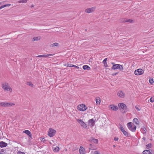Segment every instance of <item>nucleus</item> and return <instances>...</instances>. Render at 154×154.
I'll list each match as a JSON object with an SVG mask.
<instances>
[{"instance_id": "f8f14e48", "label": "nucleus", "mask_w": 154, "mask_h": 154, "mask_svg": "<svg viewBox=\"0 0 154 154\" xmlns=\"http://www.w3.org/2000/svg\"><path fill=\"white\" fill-rule=\"evenodd\" d=\"M109 108L112 109L113 111H116L118 109V106L114 105H110Z\"/></svg>"}, {"instance_id": "39448f33", "label": "nucleus", "mask_w": 154, "mask_h": 154, "mask_svg": "<svg viewBox=\"0 0 154 154\" xmlns=\"http://www.w3.org/2000/svg\"><path fill=\"white\" fill-rule=\"evenodd\" d=\"M76 121L80 124L81 126L85 129H87L88 128L86 124L81 119H77Z\"/></svg>"}, {"instance_id": "5701e85b", "label": "nucleus", "mask_w": 154, "mask_h": 154, "mask_svg": "<svg viewBox=\"0 0 154 154\" xmlns=\"http://www.w3.org/2000/svg\"><path fill=\"white\" fill-rule=\"evenodd\" d=\"M41 37H34L32 39V41H38L40 39Z\"/></svg>"}, {"instance_id": "6e6d98bb", "label": "nucleus", "mask_w": 154, "mask_h": 154, "mask_svg": "<svg viewBox=\"0 0 154 154\" xmlns=\"http://www.w3.org/2000/svg\"><path fill=\"white\" fill-rule=\"evenodd\" d=\"M113 147H116V146H115V145H113Z\"/></svg>"}, {"instance_id": "f3484780", "label": "nucleus", "mask_w": 154, "mask_h": 154, "mask_svg": "<svg viewBox=\"0 0 154 154\" xmlns=\"http://www.w3.org/2000/svg\"><path fill=\"white\" fill-rule=\"evenodd\" d=\"M85 149L82 146H81L79 149V152L80 154H84Z\"/></svg>"}, {"instance_id": "58836bf2", "label": "nucleus", "mask_w": 154, "mask_h": 154, "mask_svg": "<svg viewBox=\"0 0 154 154\" xmlns=\"http://www.w3.org/2000/svg\"><path fill=\"white\" fill-rule=\"evenodd\" d=\"M107 60V58H105L103 61V63H106V61Z\"/></svg>"}, {"instance_id": "bb28decb", "label": "nucleus", "mask_w": 154, "mask_h": 154, "mask_svg": "<svg viewBox=\"0 0 154 154\" xmlns=\"http://www.w3.org/2000/svg\"><path fill=\"white\" fill-rule=\"evenodd\" d=\"M26 84L28 85H29L32 87H34V85L31 82H27Z\"/></svg>"}, {"instance_id": "603ef678", "label": "nucleus", "mask_w": 154, "mask_h": 154, "mask_svg": "<svg viewBox=\"0 0 154 154\" xmlns=\"http://www.w3.org/2000/svg\"><path fill=\"white\" fill-rule=\"evenodd\" d=\"M34 7V5H31V8H32V7Z\"/></svg>"}, {"instance_id": "dca6fc26", "label": "nucleus", "mask_w": 154, "mask_h": 154, "mask_svg": "<svg viewBox=\"0 0 154 154\" xmlns=\"http://www.w3.org/2000/svg\"><path fill=\"white\" fill-rule=\"evenodd\" d=\"M146 128L144 126L142 127L141 128V131L143 134H145L146 133Z\"/></svg>"}, {"instance_id": "09e8293b", "label": "nucleus", "mask_w": 154, "mask_h": 154, "mask_svg": "<svg viewBox=\"0 0 154 154\" xmlns=\"http://www.w3.org/2000/svg\"><path fill=\"white\" fill-rule=\"evenodd\" d=\"M28 135L31 138H32V134L31 133L30 134H28Z\"/></svg>"}, {"instance_id": "c03bdc74", "label": "nucleus", "mask_w": 154, "mask_h": 154, "mask_svg": "<svg viewBox=\"0 0 154 154\" xmlns=\"http://www.w3.org/2000/svg\"><path fill=\"white\" fill-rule=\"evenodd\" d=\"M114 140L115 141H118L119 140V138L118 137H114Z\"/></svg>"}, {"instance_id": "8fccbe9b", "label": "nucleus", "mask_w": 154, "mask_h": 154, "mask_svg": "<svg viewBox=\"0 0 154 154\" xmlns=\"http://www.w3.org/2000/svg\"><path fill=\"white\" fill-rule=\"evenodd\" d=\"M142 139L144 140H146V138L145 137H143V138H142Z\"/></svg>"}, {"instance_id": "aec40b11", "label": "nucleus", "mask_w": 154, "mask_h": 154, "mask_svg": "<svg viewBox=\"0 0 154 154\" xmlns=\"http://www.w3.org/2000/svg\"><path fill=\"white\" fill-rule=\"evenodd\" d=\"M83 68L85 70H89L90 69V67L87 65H84L83 66Z\"/></svg>"}, {"instance_id": "c756f323", "label": "nucleus", "mask_w": 154, "mask_h": 154, "mask_svg": "<svg viewBox=\"0 0 154 154\" xmlns=\"http://www.w3.org/2000/svg\"><path fill=\"white\" fill-rule=\"evenodd\" d=\"M58 43H55L51 45V46L52 47H54V46H57L58 45Z\"/></svg>"}, {"instance_id": "de8ad7c7", "label": "nucleus", "mask_w": 154, "mask_h": 154, "mask_svg": "<svg viewBox=\"0 0 154 154\" xmlns=\"http://www.w3.org/2000/svg\"><path fill=\"white\" fill-rule=\"evenodd\" d=\"M118 72L114 73L112 74V75L113 76L116 75L117 74Z\"/></svg>"}, {"instance_id": "0eeeda50", "label": "nucleus", "mask_w": 154, "mask_h": 154, "mask_svg": "<svg viewBox=\"0 0 154 154\" xmlns=\"http://www.w3.org/2000/svg\"><path fill=\"white\" fill-rule=\"evenodd\" d=\"M56 131L52 128H50L48 133V135L50 137H53L55 134Z\"/></svg>"}, {"instance_id": "a211bd4d", "label": "nucleus", "mask_w": 154, "mask_h": 154, "mask_svg": "<svg viewBox=\"0 0 154 154\" xmlns=\"http://www.w3.org/2000/svg\"><path fill=\"white\" fill-rule=\"evenodd\" d=\"M143 154H152L150 150H145L143 152Z\"/></svg>"}, {"instance_id": "ddd939ff", "label": "nucleus", "mask_w": 154, "mask_h": 154, "mask_svg": "<svg viewBox=\"0 0 154 154\" xmlns=\"http://www.w3.org/2000/svg\"><path fill=\"white\" fill-rule=\"evenodd\" d=\"M8 145V144L3 141L0 142V147L1 148L6 147Z\"/></svg>"}, {"instance_id": "473e14b6", "label": "nucleus", "mask_w": 154, "mask_h": 154, "mask_svg": "<svg viewBox=\"0 0 154 154\" xmlns=\"http://www.w3.org/2000/svg\"><path fill=\"white\" fill-rule=\"evenodd\" d=\"M96 103L97 104H100V99H96Z\"/></svg>"}, {"instance_id": "a18cd8bd", "label": "nucleus", "mask_w": 154, "mask_h": 154, "mask_svg": "<svg viewBox=\"0 0 154 154\" xmlns=\"http://www.w3.org/2000/svg\"><path fill=\"white\" fill-rule=\"evenodd\" d=\"M103 64L104 65V66H105V67H107L108 66V65L107 64V63H103Z\"/></svg>"}, {"instance_id": "4d7b16f0", "label": "nucleus", "mask_w": 154, "mask_h": 154, "mask_svg": "<svg viewBox=\"0 0 154 154\" xmlns=\"http://www.w3.org/2000/svg\"><path fill=\"white\" fill-rule=\"evenodd\" d=\"M91 145H91V144H90V146H91Z\"/></svg>"}, {"instance_id": "7c9ffc66", "label": "nucleus", "mask_w": 154, "mask_h": 154, "mask_svg": "<svg viewBox=\"0 0 154 154\" xmlns=\"http://www.w3.org/2000/svg\"><path fill=\"white\" fill-rule=\"evenodd\" d=\"M149 82L151 84H152L154 82L153 78H149Z\"/></svg>"}, {"instance_id": "a878e982", "label": "nucleus", "mask_w": 154, "mask_h": 154, "mask_svg": "<svg viewBox=\"0 0 154 154\" xmlns=\"http://www.w3.org/2000/svg\"><path fill=\"white\" fill-rule=\"evenodd\" d=\"M122 132L123 133V134H124V135L125 136H127V137L128 136V133L125 130V129H124Z\"/></svg>"}, {"instance_id": "f704fd0d", "label": "nucleus", "mask_w": 154, "mask_h": 154, "mask_svg": "<svg viewBox=\"0 0 154 154\" xmlns=\"http://www.w3.org/2000/svg\"><path fill=\"white\" fill-rule=\"evenodd\" d=\"M146 147L147 149H148L150 148L151 147V144H149L146 145Z\"/></svg>"}, {"instance_id": "6ab92c4d", "label": "nucleus", "mask_w": 154, "mask_h": 154, "mask_svg": "<svg viewBox=\"0 0 154 154\" xmlns=\"http://www.w3.org/2000/svg\"><path fill=\"white\" fill-rule=\"evenodd\" d=\"M133 123H134L136 125H139V122L138 121V119L136 118H135L133 119Z\"/></svg>"}, {"instance_id": "4468645a", "label": "nucleus", "mask_w": 154, "mask_h": 154, "mask_svg": "<svg viewBox=\"0 0 154 154\" xmlns=\"http://www.w3.org/2000/svg\"><path fill=\"white\" fill-rule=\"evenodd\" d=\"M54 55V54H48L47 55H38L37 56V57H48L50 56H52Z\"/></svg>"}, {"instance_id": "2eb2a0df", "label": "nucleus", "mask_w": 154, "mask_h": 154, "mask_svg": "<svg viewBox=\"0 0 154 154\" xmlns=\"http://www.w3.org/2000/svg\"><path fill=\"white\" fill-rule=\"evenodd\" d=\"M133 20H131V19L127 20L126 19H122L121 20V22H124V23L129 22L130 23H132L133 22Z\"/></svg>"}, {"instance_id": "4be33fe9", "label": "nucleus", "mask_w": 154, "mask_h": 154, "mask_svg": "<svg viewBox=\"0 0 154 154\" xmlns=\"http://www.w3.org/2000/svg\"><path fill=\"white\" fill-rule=\"evenodd\" d=\"M67 66L69 67H74L77 68V69H79V68L78 66H77L75 65H72V64H68Z\"/></svg>"}, {"instance_id": "393cba45", "label": "nucleus", "mask_w": 154, "mask_h": 154, "mask_svg": "<svg viewBox=\"0 0 154 154\" xmlns=\"http://www.w3.org/2000/svg\"><path fill=\"white\" fill-rule=\"evenodd\" d=\"M15 104L12 103L6 102V107L11 106L12 105H14Z\"/></svg>"}, {"instance_id": "b1692460", "label": "nucleus", "mask_w": 154, "mask_h": 154, "mask_svg": "<svg viewBox=\"0 0 154 154\" xmlns=\"http://www.w3.org/2000/svg\"><path fill=\"white\" fill-rule=\"evenodd\" d=\"M11 4H6V5H3L1 6L0 7V9H2L4 7H5L7 6H11Z\"/></svg>"}, {"instance_id": "72a5a7b5", "label": "nucleus", "mask_w": 154, "mask_h": 154, "mask_svg": "<svg viewBox=\"0 0 154 154\" xmlns=\"http://www.w3.org/2000/svg\"><path fill=\"white\" fill-rule=\"evenodd\" d=\"M59 150V148L58 146H56V148L54 149V151L57 152Z\"/></svg>"}, {"instance_id": "a19ab883", "label": "nucleus", "mask_w": 154, "mask_h": 154, "mask_svg": "<svg viewBox=\"0 0 154 154\" xmlns=\"http://www.w3.org/2000/svg\"><path fill=\"white\" fill-rule=\"evenodd\" d=\"M150 102L152 103L154 102V98L151 97L150 99Z\"/></svg>"}, {"instance_id": "3c124183", "label": "nucleus", "mask_w": 154, "mask_h": 154, "mask_svg": "<svg viewBox=\"0 0 154 154\" xmlns=\"http://www.w3.org/2000/svg\"><path fill=\"white\" fill-rule=\"evenodd\" d=\"M4 3V2H0V5Z\"/></svg>"}, {"instance_id": "412c9836", "label": "nucleus", "mask_w": 154, "mask_h": 154, "mask_svg": "<svg viewBox=\"0 0 154 154\" xmlns=\"http://www.w3.org/2000/svg\"><path fill=\"white\" fill-rule=\"evenodd\" d=\"M0 106L3 107H6V102H0Z\"/></svg>"}, {"instance_id": "20e7f679", "label": "nucleus", "mask_w": 154, "mask_h": 154, "mask_svg": "<svg viewBox=\"0 0 154 154\" xmlns=\"http://www.w3.org/2000/svg\"><path fill=\"white\" fill-rule=\"evenodd\" d=\"M8 85V84L7 82H5L4 83L2 84V88L5 91H10L11 90V92L12 91V89Z\"/></svg>"}, {"instance_id": "79ce46f5", "label": "nucleus", "mask_w": 154, "mask_h": 154, "mask_svg": "<svg viewBox=\"0 0 154 154\" xmlns=\"http://www.w3.org/2000/svg\"><path fill=\"white\" fill-rule=\"evenodd\" d=\"M17 154H25L24 152L20 151H19L17 152Z\"/></svg>"}, {"instance_id": "5fc2aeb1", "label": "nucleus", "mask_w": 154, "mask_h": 154, "mask_svg": "<svg viewBox=\"0 0 154 154\" xmlns=\"http://www.w3.org/2000/svg\"><path fill=\"white\" fill-rule=\"evenodd\" d=\"M1 133H0V139H1Z\"/></svg>"}, {"instance_id": "9d476101", "label": "nucleus", "mask_w": 154, "mask_h": 154, "mask_svg": "<svg viewBox=\"0 0 154 154\" xmlns=\"http://www.w3.org/2000/svg\"><path fill=\"white\" fill-rule=\"evenodd\" d=\"M95 124V121L93 119H90L88 121V125L90 126L91 127H93L94 126Z\"/></svg>"}, {"instance_id": "c9c22d12", "label": "nucleus", "mask_w": 154, "mask_h": 154, "mask_svg": "<svg viewBox=\"0 0 154 154\" xmlns=\"http://www.w3.org/2000/svg\"><path fill=\"white\" fill-rule=\"evenodd\" d=\"M94 138L92 137H90L88 140L89 141L92 143L93 142V140L94 139Z\"/></svg>"}, {"instance_id": "37998d69", "label": "nucleus", "mask_w": 154, "mask_h": 154, "mask_svg": "<svg viewBox=\"0 0 154 154\" xmlns=\"http://www.w3.org/2000/svg\"><path fill=\"white\" fill-rule=\"evenodd\" d=\"M41 140L42 142H44L45 141V139L44 138H41Z\"/></svg>"}, {"instance_id": "ea45409f", "label": "nucleus", "mask_w": 154, "mask_h": 154, "mask_svg": "<svg viewBox=\"0 0 154 154\" xmlns=\"http://www.w3.org/2000/svg\"><path fill=\"white\" fill-rule=\"evenodd\" d=\"M5 151V150L4 149H0V154H3L2 153L4 152Z\"/></svg>"}, {"instance_id": "2f4dec72", "label": "nucleus", "mask_w": 154, "mask_h": 154, "mask_svg": "<svg viewBox=\"0 0 154 154\" xmlns=\"http://www.w3.org/2000/svg\"><path fill=\"white\" fill-rule=\"evenodd\" d=\"M92 143H98V140L97 139L94 138Z\"/></svg>"}, {"instance_id": "cd10ccee", "label": "nucleus", "mask_w": 154, "mask_h": 154, "mask_svg": "<svg viewBox=\"0 0 154 154\" xmlns=\"http://www.w3.org/2000/svg\"><path fill=\"white\" fill-rule=\"evenodd\" d=\"M23 132L26 134L27 135L30 134L31 133L28 130H26L23 131Z\"/></svg>"}, {"instance_id": "f257e3e1", "label": "nucleus", "mask_w": 154, "mask_h": 154, "mask_svg": "<svg viewBox=\"0 0 154 154\" xmlns=\"http://www.w3.org/2000/svg\"><path fill=\"white\" fill-rule=\"evenodd\" d=\"M118 106L121 109V111L122 113H124L127 112V107L125 104L121 103L118 104Z\"/></svg>"}, {"instance_id": "49530a36", "label": "nucleus", "mask_w": 154, "mask_h": 154, "mask_svg": "<svg viewBox=\"0 0 154 154\" xmlns=\"http://www.w3.org/2000/svg\"><path fill=\"white\" fill-rule=\"evenodd\" d=\"M95 154H100L98 151H95L94 152Z\"/></svg>"}, {"instance_id": "864d4df0", "label": "nucleus", "mask_w": 154, "mask_h": 154, "mask_svg": "<svg viewBox=\"0 0 154 154\" xmlns=\"http://www.w3.org/2000/svg\"><path fill=\"white\" fill-rule=\"evenodd\" d=\"M111 64H112V65H113V64H114V63H113V62H112V63H111Z\"/></svg>"}, {"instance_id": "1a4fd4ad", "label": "nucleus", "mask_w": 154, "mask_h": 154, "mask_svg": "<svg viewBox=\"0 0 154 154\" xmlns=\"http://www.w3.org/2000/svg\"><path fill=\"white\" fill-rule=\"evenodd\" d=\"M96 8L94 7L87 8L85 10V12L88 13H91L95 10Z\"/></svg>"}, {"instance_id": "9b49d317", "label": "nucleus", "mask_w": 154, "mask_h": 154, "mask_svg": "<svg viewBox=\"0 0 154 154\" xmlns=\"http://www.w3.org/2000/svg\"><path fill=\"white\" fill-rule=\"evenodd\" d=\"M117 95L120 97L123 98L125 97V94L122 91H120L118 93Z\"/></svg>"}, {"instance_id": "6e6552de", "label": "nucleus", "mask_w": 154, "mask_h": 154, "mask_svg": "<svg viewBox=\"0 0 154 154\" xmlns=\"http://www.w3.org/2000/svg\"><path fill=\"white\" fill-rule=\"evenodd\" d=\"M143 72L144 71L142 69H139L135 70L134 74L136 75H140L142 74Z\"/></svg>"}, {"instance_id": "f03ea898", "label": "nucleus", "mask_w": 154, "mask_h": 154, "mask_svg": "<svg viewBox=\"0 0 154 154\" xmlns=\"http://www.w3.org/2000/svg\"><path fill=\"white\" fill-rule=\"evenodd\" d=\"M127 126L128 129L133 132L135 131L136 126V125H133V124L131 122L128 123Z\"/></svg>"}, {"instance_id": "7ed1b4c3", "label": "nucleus", "mask_w": 154, "mask_h": 154, "mask_svg": "<svg viewBox=\"0 0 154 154\" xmlns=\"http://www.w3.org/2000/svg\"><path fill=\"white\" fill-rule=\"evenodd\" d=\"M118 69H119L120 71H122L124 70L123 66L120 64H113V65L111 67L112 69L116 70Z\"/></svg>"}, {"instance_id": "e433bc0d", "label": "nucleus", "mask_w": 154, "mask_h": 154, "mask_svg": "<svg viewBox=\"0 0 154 154\" xmlns=\"http://www.w3.org/2000/svg\"><path fill=\"white\" fill-rule=\"evenodd\" d=\"M135 108L137 111H140V107L139 106H136Z\"/></svg>"}, {"instance_id": "423d86ee", "label": "nucleus", "mask_w": 154, "mask_h": 154, "mask_svg": "<svg viewBox=\"0 0 154 154\" xmlns=\"http://www.w3.org/2000/svg\"><path fill=\"white\" fill-rule=\"evenodd\" d=\"M77 109L80 111H84L87 109L85 105L84 104L79 105L77 107Z\"/></svg>"}, {"instance_id": "4c0bfd02", "label": "nucleus", "mask_w": 154, "mask_h": 154, "mask_svg": "<svg viewBox=\"0 0 154 154\" xmlns=\"http://www.w3.org/2000/svg\"><path fill=\"white\" fill-rule=\"evenodd\" d=\"M120 128H119L120 129L121 131H122L124 129V128H123V126H122V125H120Z\"/></svg>"}, {"instance_id": "c85d7f7f", "label": "nucleus", "mask_w": 154, "mask_h": 154, "mask_svg": "<svg viewBox=\"0 0 154 154\" xmlns=\"http://www.w3.org/2000/svg\"><path fill=\"white\" fill-rule=\"evenodd\" d=\"M27 2V0H21L18 2L19 3H26Z\"/></svg>"}]
</instances>
